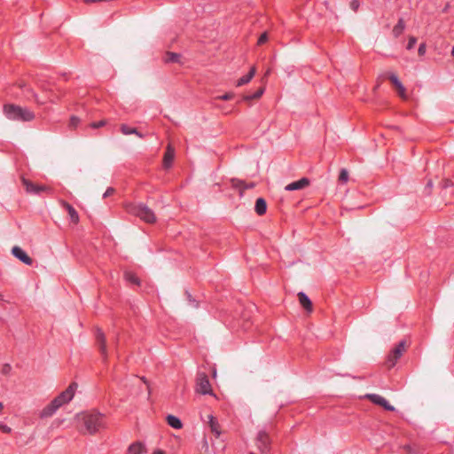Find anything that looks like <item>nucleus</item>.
Listing matches in <instances>:
<instances>
[{
	"instance_id": "21",
	"label": "nucleus",
	"mask_w": 454,
	"mask_h": 454,
	"mask_svg": "<svg viewBox=\"0 0 454 454\" xmlns=\"http://www.w3.org/2000/svg\"><path fill=\"white\" fill-rule=\"evenodd\" d=\"M124 279L133 285L140 286L141 280L140 278L132 271H125L124 272Z\"/></svg>"
},
{
	"instance_id": "16",
	"label": "nucleus",
	"mask_w": 454,
	"mask_h": 454,
	"mask_svg": "<svg viewBox=\"0 0 454 454\" xmlns=\"http://www.w3.org/2000/svg\"><path fill=\"white\" fill-rule=\"evenodd\" d=\"M254 211L258 215H263L267 212V202L265 199L260 197L256 199L254 204Z\"/></svg>"
},
{
	"instance_id": "6",
	"label": "nucleus",
	"mask_w": 454,
	"mask_h": 454,
	"mask_svg": "<svg viewBox=\"0 0 454 454\" xmlns=\"http://www.w3.org/2000/svg\"><path fill=\"white\" fill-rule=\"evenodd\" d=\"M196 391L204 395H214L208 377L205 372L198 373L196 380Z\"/></svg>"
},
{
	"instance_id": "9",
	"label": "nucleus",
	"mask_w": 454,
	"mask_h": 454,
	"mask_svg": "<svg viewBox=\"0 0 454 454\" xmlns=\"http://www.w3.org/2000/svg\"><path fill=\"white\" fill-rule=\"evenodd\" d=\"M22 184L25 186L26 192L31 194L38 195L43 192L50 190V188L45 185L35 184L32 181L26 178H22Z\"/></svg>"
},
{
	"instance_id": "40",
	"label": "nucleus",
	"mask_w": 454,
	"mask_h": 454,
	"mask_svg": "<svg viewBox=\"0 0 454 454\" xmlns=\"http://www.w3.org/2000/svg\"><path fill=\"white\" fill-rule=\"evenodd\" d=\"M426 51H427V45L425 43H422L419 44V50H418V52L420 56H424L426 54Z\"/></svg>"
},
{
	"instance_id": "38",
	"label": "nucleus",
	"mask_w": 454,
	"mask_h": 454,
	"mask_svg": "<svg viewBox=\"0 0 454 454\" xmlns=\"http://www.w3.org/2000/svg\"><path fill=\"white\" fill-rule=\"evenodd\" d=\"M0 430L5 434H10L12 432V428L2 422H0Z\"/></svg>"
},
{
	"instance_id": "42",
	"label": "nucleus",
	"mask_w": 454,
	"mask_h": 454,
	"mask_svg": "<svg viewBox=\"0 0 454 454\" xmlns=\"http://www.w3.org/2000/svg\"><path fill=\"white\" fill-rule=\"evenodd\" d=\"M234 94L233 93H226L224 95L219 96L217 98L223 99V100H228L233 98Z\"/></svg>"
},
{
	"instance_id": "24",
	"label": "nucleus",
	"mask_w": 454,
	"mask_h": 454,
	"mask_svg": "<svg viewBox=\"0 0 454 454\" xmlns=\"http://www.w3.org/2000/svg\"><path fill=\"white\" fill-rule=\"evenodd\" d=\"M405 29V24L403 19H399L397 24L393 28V35L395 37L400 36Z\"/></svg>"
},
{
	"instance_id": "23",
	"label": "nucleus",
	"mask_w": 454,
	"mask_h": 454,
	"mask_svg": "<svg viewBox=\"0 0 454 454\" xmlns=\"http://www.w3.org/2000/svg\"><path fill=\"white\" fill-rule=\"evenodd\" d=\"M208 424H209L211 431L213 433H215L217 436H219L220 435L219 424H218L217 419L212 414L208 415Z\"/></svg>"
},
{
	"instance_id": "15",
	"label": "nucleus",
	"mask_w": 454,
	"mask_h": 454,
	"mask_svg": "<svg viewBox=\"0 0 454 454\" xmlns=\"http://www.w3.org/2000/svg\"><path fill=\"white\" fill-rule=\"evenodd\" d=\"M255 73H256L255 67H254V66L251 67L250 69H249V72L247 74H245L244 76H242L239 80H237L236 86L237 87H240V86H243V85L247 84L248 82H250L251 80L255 75Z\"/></svg>"
},
{
	"instance_id": "5",
	"label": "nucleus",
	"mask_w": 454,
	"mask_h": 454,
	"mask_svg": "<svg viewBox=\"0 0 454 454\" xmlns=\"http://www.w3.org/2000/svg\"><path fill=\"white\" fill-rule=\"evenodd\" d=\"M254 444L261 454H269L271 450L272 444L269 432L260 430L254 439Z\"/></svg>"
},
{
	"instance_id": "39",
	"label": "nucleus",
	"mask_w": 454,
	"mask_h": 454,
	"mask_svg": "<svg viewBox=\"0 0 454 454\" xmlns=\"http://www.w3.org/2000/svg\"><path fill=\"white\" fill-rule=\"evenodd\" d=\"M360 6V3L358 0H352L350 2V8L354 11V12H356L358 10Z\"/></svg>"
},
{
	"instance_id": "41",
	"label": "nucleus",
	"mask_w": 454,
	"mask_h": 454,
	"mask_svg": "<svg viewBox=\"0 0 454 454\" xmlns=\"http://www.w3.org/2000/svg\"><path fill=\"white\" fill-rule=\"evenodd\" d=\"M114 192H115L114 188L108 187L106 189V191L105 192V193L103 194V198L106 199V198L109 197L110 195L114 194Z\"/></svg>"
},
{
	"instance_id": "36",
	"label": "nucleus",
	"mask_w": 454,
	"mask_h": 454,
	"mask_svg": "<svg viewBox=\"0 0 454 454\" xmlns=\"http://www.w3.org/2000/svg\"><path fill=\"white\" fill-rule=\"evenodd\" d=\"M106 123V121L105 120H101L99 121H93V122H91L90 124V127L92 128V129H98V128L105 126Z\"/></svg>"
},
{
	"instance_id": "4",
	"label": "nucleus",
	"mask_w": 454,
	"mask_h": 454,
	"mask_svg": "<svg viewBox=\"0 0 454 454\" xmlns=\"http://www.w3.org/2000/svg\"><path fill=\"white\" fill-rule=\"evenodd\" d=\"M406 348L407 341L405 340H402L391 349L385 362L388 369L393 368L396 364Z\"/></svg>"
},
{
	"instance_id": "45",
	"label": "nucleus",
	"mask_w": 454,
	"mask_h": 454,
	"mask_svg": "<svg viewBox=\"0 0 454 454\" xmlns=\"http://www.w3.org/2000/svg\"><path fill=\"white\" fill-rule=\"evenodd\" d=\"M153 454H165L164 451L160 450H157L155 451H153Z\"/></svg>"
},
{
	"instance_id": "44",
	"label": "nucleus",
	"mask_w": 454,
	"mask_h": 454,
	"mask_svg": "<svg viewBox=\"0 0 454 454\" xmlns=\"http://www.w3.org/2000/svg\"><path fill=\"white\" fill-rule=\"evenodd\" d=\"M433 187V182L431 180H429L427 184V186L425 188V190H428L427 192V194H429L431 192V188Z\"/></svg>"
},
{
	"instance_id": "34",
	"label": "nucleus",
	"mask_w": 454,
	"mask_h": 454,
	"mask_svg": "<svg viewBox=\"0 0 454 454\" xmlns=\"http://www.w3.org/2000/svg\"><path fill=\"white\" fill-rule=\"evenodd\" d=\"M79 122H80L79 117H77L76 115H71L70 121H69V127L74 129L77 127Z\"/></svg>"
},
{
	"instance_id": "46",
	"label": "nucleus",
	"mask_w": 454,
	"mask_h": 454,
	"mask_svg": "<svg viewBox=\"0 0 454 454\" xmlns=\"http://www.w3.org/2000/svg\"><path fill=\"white\" fill-rule=\"evenodd\" d=\"M451 55H452V57L454 58V46H453V47H452V49H451Z\"/></svg>"
},
{
	"instance_id": "19",
	"label": "nucleus",
	"mask_w": 454,
	"mask_h": 454,
	"mask_svg": "<svg viewBox=\"0 0 454 454\" xmlns=\"http://www.w3.org/2000/svg\"><path fill=\"white\" fill-rule=\"evenodd\" d=\"M166 421L168 425L175 429H181L183 427V423L181 419L172 414H168L166 417Z\"/></svg>"
},
{
	"instance_id": "33",
	"label": "nucleus",
	"mask_w": 454,
	"mask_h": 454,
	"mask_svg": "<svg viewBox=\"0 0 454 454\" xmlns=\"http://www.w3.org/2000/svg\"><path fill=\"white\" fill-rule=\"evenodd\" d=\"M395 89L397 90L398 94L402 98H407L406 90L403 83L399 84L397 87H395Z\"/></svg>"
},
{
	"instance_id": "13",
	"label": "nucleus",
	"mask_w": 454,
	"mask_h": 454,
	"mask_svg": "<svg viewBox=\"0 0 454 454\" xmlns=\"http://www.w3.org/2000/svg\"><path fill=\"white\" fill-rule=\"evenodd\" d=\"M298 299L301 306L307 311L311 312L313 309V304L309 297L304 292L298 293Z\"/></svg>"
},
{
	"instance_id": "10",
	"label": "nucleus",
	"mask_w": 454,
	"mask_h": 454,
	"mask_svg": "<svg viewBox=\"0 0 454 454\" xmlns=\"http://www.w3.org/2000/svg\"><path fill=\"white\" fill-rule=\"evenodd\" d=\"M12 254L27 266H31L33 264V259L19 246H14L12 248Z\"/></svg>"
},
{
	"instance_id": "29",
	"label": "nucleus",
	"mask_w": 454,
	"mask_h": 454,
	"mask_svg": "<svg viewBox=\"0 0 454 454\" xmlns=\"http://www.w3.org/2000/svg\"><path fill=\"white\" fill-rule=\"evenodd\" d=\"M403 450L407 454H419V450L415 444H406L403 446Z\"/></svg>"
},
{
	"instance_id": "27",
	"label": "nucleus",
	"mask_w": 454,
	"mask_h": 454,
	"mask_svg": "<svg viewBox=\"0 0 454 454\" xmlns=\"http://www.w3.org/2000/svg\"><path fill=\"white\" fill-rule=\"evenodd\" d=\"M264 90H265L264 87H261V88L257 89L254 93H253L251 95L245 96L244 99L245 100H251V99L259 98L264 93Z\"/></svg>"
},
{
	"instance_id": "35",
	"label": "nucleus",
	"mask_w": 454,
	"mask_h": 454,
	"mask_svg": "<svg viewBox=\"0 0 454 454\" xmlns=\"http://www.w3.org/2000/svg\"><path fill=\"white\" fill-rule=\"evenodd\" d=\"M12 365L8 363L4 364L1 369V373L3 375H9L12 372Z\"/></svg>"
},
{
	"instance_id": "37",
	"label": "nucleus",
	"mask_w": 454,
	"mask_h": 454,
	"mask_svg": "<svg viewBox=\"0 0 454 454\" xmlns=\"http://www.w3.org/2000/svg\"><path fill=\"white\" fill-rule=\"evenodd\" d=\"M417 43V39L414 36H410L408 44H407V50H411Z\"/></svg>"
},
{
	"instance_id": "47",
	"label": "nucleus",
	"mask_w": 454,
	"mask_h": 454,
	"mask_svg": "<svg viewBox=\"0 0 454 454\" xmlns=\"http://www.w3.org/2000/svg\"><path fill=\"white\" fill-rule=\"evenodd\" d=\"M3 408H4V405L2 403H0V411L3 410Z\"/></svg>"
},
{
	"instance_id": "12",
	"label": "nucleus",
	"mask_w": 454,
	"mask_h": 454,
	"mask_svg": "<svg viewBox=\"0 0 454 454\" xmlns=\"http://www.w3.org/2000/svg\"><path fill=\"white\" fill-rule=\"evenodd\" d=\"M310 181L308 177H302L297 181L292 182L285 187L286 191H297L307 187Z\"/></svg>"
},
{
	"instance_id": "14",
	"label": "nucleus",
	"mask_w": 454,
	"mask_h": 454,
	"mask_svg": "<svg viewBox=\"0 0 454 454\" xmlns=\"http://www.w3.org/2000/svg\"><path fill=\"white\" fill-rule=\"evenodd\" d=\"M175 157V149L168 145L166 148L164 157H163V167L165 168H168L172 166V162Z\"/></svg>"
},
{
	"instance_id": "3",
	"label": "nucleus",
	"mask_w": 454,
	"mask_h": 454,
	"mask_svg": "<svg viewBox=\"0 0 454 454\" xmlns=\"http://www.w3.org/2000/svg\"><path fill=\"white\" fill-rule=\"evenodd\" d=\"M82 420L90 434L97 433L104 427V415L98 411H89L82 414Z\"/></svg>"
},
{
	"instance_id": "30",
	"label": "nucleus",
	"mask_w": 454,
	"mask_h": 454,
	"mask_svg": "<svg viewBox=\"0 0 454 454\" xmlns=\"http://www.w3.org/2000/svg\"><path fill=\"white\" fill-rule=\"evenodd\" d=\"M348 180V172L346 168H341L339 174V181L342 184L347 183Z\"/></svg>"
},
{
	"instance_id": "2",
	"label": "nucleus",
	"mask_w": 454,
	"mask_h": 454,
	"mask_svg": "<svg viewBox=\"0 0 454 454\" xmlns=\"http://www.w3.org/2000/svg\"><path fill=\"white\" fill-rule=\"evenodd\" d=\"M126 209L129 214L139 217L146 223H153L156 222V215L154 212L144 203L127 204Z\"/></svg>"
},
{
	"instance_id": "31",
	"label": "nucleus",
	"mask_w": 454,
	"mask_h": 454,
	"mask_svg": "<svg viewBox=\"0 0 454 454\" xmlns=\"http://www.w3.org/2000/svg\"><path fill=\"white\" fill-rule=\"evenodd\" d=\"M388 78L391 81V82L394 84L395 87H397L399 84L402 83V82L398 78L397 74H395V73L389 74Z\"/></svg>"
},
{
	"instance_id": "18",
	"label": "nucleus",
	"mask_w": 454,
	"mask_h": 454,
	"mask_svg": "<svg viewBox=\"0 0 454 454\" xmlns=\"http://www.w3.org/2000/svg\"><path fill=\"white\" fill-rule=\"evenodd\" d=\"M120 129L121 133L124 135L135 134L138 137H144V135L136 127H131L128 124L123 123L121 125Z\"/></svg>"
},
{
	"instance_id": "11",
	"label": "nucleus",
	"mask_w": 454,
	"mask_h": 454,
	"mask_svg": "<svg viewBox=\"0 0 454 454\" xmlns=\"http://www.w3.org/2000/svg\"><path fill=\"white\" fill-rule=\"evenodd\" d=\"M231 183L233 188L239 190L240 195H243L245 190L253 189L255 187V183H246L244 180L239 178H231Z\"/></svg>"
},
{
	"instance_id": "48",
	"label": "nucleus",
	"mask_w": 454,
	"mask_h": 454,
	"mask_svg": "<svg viewBox=\"0 0 454 454\" xmlns=\"http://www.w3.org/2000/svg\"><path fill=\"white\" fill-rule=\"evenodd\" d=\"M0 301H4V296L0 294Z\"/></svg>"
},
{
	"instance_id": "22",
	"label": "nucleus",
	"mask_w": 454,
	"mask_h": 454,
	"mask_svg": "<svg viewBox=\"0 0 454 454\" xmlns=\"http://www.w3.org/2000/svg\"><path fill=\"white\" fill-rule=\"evenodd\" d=\"M4 113L6 114H27V110L21 109L20 106L15 105H5L4 107Z\"/></svg>"
},
{
	"instance_id": "25",
	"label": "nucleus",
	"mask_w": 454,
	"mask_h": 454,
	"mask_svg": "<svg viewBox=\"0 0 454 454\" xmlns=\"http://www.w3.org/2000/svg\"><path fill=\"white\" fill-rule=\"evenodd\" d=\"M11 120L17 121H31L34 120L35 115H7Z\"/></svg>"
},
{
	"instance_id": "1",
	"label": "nucleus",
	"mask_w": 454,
	"mask_h": 454,
	"mask_svg": "<svg viewBox=\"0 0 454 454\" xmlns=\"http://www.w3.org/2000/svg\"><path fill=\"white\" fill-rule=\"evenodd\" d=\"M78 385L76 382H72L66 388V390L62 391L59 395H58L53 400L51 401L49 404H47L40 412L41 419H46L51 417L61 406L66 403H68L74 395L75 390Z\"/></svg>"
},
{
	"instance_id": "7",
	"label": "nucleus",
	"mask_w": 454,
	"mask_h": 454,
	"mask_svg": "<svg viewBox=\"0 0 454 454\" xmlns=\"http://www.w3.org/2000/svg\"><path fill=\"white\" fill-rule=\"evenodd\" d=\"M95 340H96V345L98 348V350L100 352V355L102 356V359L104 362H106L107 360V349H106V335L101 328L96 327L95 329Z\"/></svg>"
},
{
	"instance_id": "20",
	"label": "nucleus",
	"mask_w": 454,
	"mask_h": 454,
	"mask_svg": "<svg viewBox=\"0 0 454 454\" xmlns=\"http://www.w3.org/2000/svg\"><path fill=\"white\" fill-rule=\"evenodd\" d=\"M64 207L67 210L71 222L77 223L79 222V215L75 208L68 202H64Z\"/></svg>"
},
{
	"instance_id": "8",
	"label": "nucleus",
	"mask_w": 454,
	"mask_h": 454,
	"mask_svg": "<svg viewBox=\"0 0 454 454\" xmlns=\"http://www.w3.org/2000/svg\"><path fill=\"white\" fill-rule=\"evenodd\" d=\"M365 398L371 401L372 403L382 407L385 411H395V408L393 405H391L385 397L378 394H367L365 395Z\"/></svg>"
},
{
	"instance_id": "26",
	"label": "nucleus",
	"mask_w": 454,
	"mask_h": 454,
	"mask_svg": "<svg viewBox=\"0 0 454 454\" xmlns=\"http://www.w3.org/2000/svg\"><path fill=\"white\" fill-rule=\"evenodd\" d=\"M180 60V55L175 52H167L165 55L166 63H176Z\"/></svg>"
},
{
	"instance_id": "32",
	"label": "nucleus",
	"mask_w": 454,
	"mask_h": 454,
	"mask_svg": "<svg viewBox=\"0 0 454 454\" xmlns=\"http://www.w3.org/2000/svg\"><path fill=\"white\" fill-rule=\"evenodd\" d=\"M440 185L442 189H447L449 187L454 186V183L452 180H450L449 178H445V179L442 180Z\"/></svg>"
},
{
	"instance_id": "28",
	"label": "nucleus",
	"mask_w": 454,
	"mask_h": 454,
	"mask_svg": "<svg viewBox=\"0 0 454 454\" xmlns=\"http://www.w3.org/2000/svg\"><path fill=\"white\" fill-rule=\"evenodd\" d=\"M184 294L186 296L188 303L192 307H193V308H198L199 307V301L195 298H193V296L192 295V294L188 290H185Z\"/></svg>"
},
{
	"instance_id": "17",
	"label": "nucleus",
	"mask_w": 454,
	"mask_h": 454,
	"mask_svg": "<svg viewBox=\"0 0 454 454\" xmlns=\"http://www.w3.org/2000/svg\"><path fill=\"white\" fill-rule=\"evenodd\" d=\"M145 451V445L141 442H135L129 446L127 454H143Z\"/></svg>"
},
{
	"instance_id": "43",
	"label": "nucleus",
	"mask_w": 454,
	"mask_h": 454,
	"mask_svg": "<svg viewBox=\"0 0 454 454\" xmlns=\"http://www.w3.org/2000/svg\"><path fill=\"white\" fill-rule=\"evenodd\" d=\"M268 40V35L266 33H263L261 35V36L258 39V44H262Z\"/></svg>"
}]
</instances>
